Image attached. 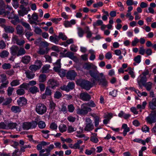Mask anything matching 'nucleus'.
<instances>
[{"mask_svg": "<svg viewBox=\"0 0 156 156\" xmlns=\"http://www.w3.org/2000/svg\"><path fill=\"white\" fill-rule=\"evenodd\" d=\"M89 73L90 76L94 80L93 81V84H94L96 81H98L99 85L103 87H106L107 86L108 82L103 73H99L98 71L90 70Z\"/></svg>", "mask_w": 156, "mask_h": 156, "instance_id": "f257e3e1", "label": "nucleus"}, {"mask_svg": "<svg viewBox=\"0 0 156 156\" xmlns=\"http://www.w3.org/2000/svg\"><path fill=\"white\" fill-rule=\"evenodd\" d=\"M76 83L81 86L82 88L86 90H89L92 87L93 84H93V83H92L88 81L82 79H80L77 80L76 81Z\"/></svg>", "mask_w": 156, "mask_h": 156, "instance_id": "f03ea898", "label": "nucleus"}, {"mask_svg": "<svg viewBox=\"0 0 156 156\" xmlns=\"http://www.w3.org/2000/svg\"><path fill=\"white\" fill-rule=\"evenodd\" d=\"M91 108L88 106L83 103L81 106V108H79L77 110V113L80 115H85L87 114L88 112L91 111Z\"/></svg>", "mask_w": 156, "mask_h": 156, "instance_id": "7ed1b4c3", "label": "nucleus"}, {"mask_svg": "<svg viewBox=\"0 0 156 156\" xmlns=\"http://www.w3.org/2000/svg\"><path fill=\"white\" fill-rule=\"evenodd\" d=\"M147 123L152 124L156 122V109L151 112L146 118Z\"/></svg>", "mask_w": 156, "mask_h": 156, "instance_id": "20e7f679", "label": "nucleus"}, {"mask_svg": "<svg viewBox=\"0 0 156 156\" xmlns=\"http://www.w3.org/2000/svg\"><path fill=\"white\" fill-rule=\"evenodd\" d=\"M35 110L38 114L42 115L46 112L47 108L44 104L39 103L37 104Z\"/></svg>", "mask_w": 156, "mask_h": 156, "instance_id": "39448f33", "label": "nucleus"}, {"mask_svg": "<svg viewBox=\"0 0 156 156\" xmlns=\"http://www.w3.org/2000/svg\"><path fill=\"white\" fill-rule=\"evenodd\" d=\"M86 126L84 130L87 131H90L92 130L94 128V126L92 121L89 118H87L85 119Z\"/></svg>", "mask_w": 156, "mask_h": 156, "instance_id": "423d86ee", "label": "nucleus"}, {"mask_svg": "<svg viewBox=\"0 0 156 156\" xmlns=\"http://www.w3.org/2000/svg\"><path fill=\"white\" fill-rule=\"evenodd\" d=\"M80 98L83 101H88L91 99V96L87 92H82L80 94Z\"/></svg>", "mask_w": 156, "mask_h": 156, "instance_id": "0eeeda50", "label": "nucleus"}, {"mask_svg": "<svg viewBox=\"0 0 156 156\" xmlns=\"http://www.w3.org/2000/svg\"><path fill=\"white\" fill-rule=\"evenodd\" d=\"M76 73L73 70L69 71L66 74V77L67 79L70 80H74L76 76Z\"/></svg>", "mask_w": 156, "mask_h": 156, "instance_id": "6e6552de", "label": "nucleus"}, {"mask_svg": "<svg viewBox=\"0 0 156 156\" xmlns=\"http://www.w3.org/2000/svg\"><path fill=\"white\" fill-rule=\"evenodd\" d=\"M149 107L152 110H156V97L153 98L149 102Z\"/></svg>", "mask_w": 156, "mask_h": 156, "instance_id": "1a4fd4ad", "label": "nucleus"}, {"mask_svg": "<svg viewBox=\"0 0 156 156\" xmlns=\"http://www.w3.org/2000/svg\"><path fill=\"white\" fill-rule=\"evenodd\" d=\"M19 47L16 45H13L10 48V53L14 56H17Z\"/></svg>", "mask_w": 156, "mask_h": 156, "instance_id": "9d476101", "label": "nucleus"}, {"mask_svg": "<svg viewBox=\"0 0 156 156\" xmlns=\"http://www.w3.org/2000/svg\"><path fill=\"white\" fill-rule=\"evenodd\" d=\"M83 67L85 69H86L87 70H89L91 69H96L97 67L93 65L92 63L88 62L85 63Z\"/></svg>", "mask_w": 156, "mask_h": 156, "instance_id": "9b49d317", "label": "nucleus"}, {"mask_svg": "<svg viewBox=\"0 0 156 156\" xmlns=\"http://www.w3.org/2000/svg\"><path fill=\"white\" fill-rule=\"evenodd\" d=\"M18 104L20 106H23L27 103V100L23 97H20L17 101Z\"/></svg>", "mask_w": 156, "mask_h": 156, "instance_id": "f8f14e48", "label": "nucleus"}, {"mask_svg": "<svg viewBox=\"0 0 156 156\" xmlns=\"http://www.w3.org/2000/svg\"><path fill=\"white\" fill-rule=\"evenodd\" d=\"M2 26L5 31L7 33H12L14 31V29L12 26H6L5 25Z\"/></svg>", "mask_w": 156, "mask_h": 156, "instance_id": "ddd939ff", "label": "nucleus"}, {"mask_svg": "<svg viewBox=\"0 0 156 156\" xmlns=\"http://www.w3.org/2000/svg\"><path fill=\"white\" fill-rule=\"evenodd\" d=\"M16 34L19 35H22L24 34V29L22 26L18 25L16 27Z\"/></svg>", "mask_w": 156, "mask_h": 156, "instance_id": "4468645a", "label": "nucleus"}, {"mask_svg": "<svg viewBox=\"0 0 156 156\" xmlns=\"http://www.w3.org/2000/svg\"><path fill=\"white\" fill-rule=\"evenodd\" d=\"M50 40L55 44H57L58 43L59 38L58 36L54 34L53 36H51L49 37Z\"/></svg>", "mask_w": 156, "mask_h": 156, "instance_id": "2eb2a0df", "label": "nucleus"}, {"mask_svg": "<svg viewBox=\"0 0 156 156\" xmlns=\"http://www.w3.org/2000/svg\"><path fill=\"white\" fill-rule=\"evenodd\" d=\"M48 83L49 85V87H51L52 89H53L57 84V81L53 79L49 80L48 81Z\"/></svg>", "mask_w": 156, "mask_h": 156, "instance_id": "dca6fc26", "label": "nucleus"}, {"mask_svg": "<svg viewBox=\"0 0 156 156\" xmlns=\"http://www.w3.org/2000/svg\"><path fill=\"white\" fill-rule=\"evenodd\" d=\"M63 56L69 57L73 60L76 58V57L74 56V53L71 51H68L66 53L64 54Z\"/></svg>", "mask_w": 156, "mask_h": 156, "instance_id": "f3484780", "label": "nucleus"}, {"mask_svg": "<svg viewBox=\"0 0 156 156\" xmlns=\"http://www.w3.org/2000/svg\"><path fill=\"white\" fill-rule=\"evenodd\" d=\"M31 58L28 55H25L22 57L21 62L24 64H28L30 62Z\"/></svg>", "mask_w": 156, "mask_h": 156, "instance_id": "a211bd4d", "label": "nucleus"}, {"mask_svg": "<svg viewBox=\"0 0 156 156\" xmlns=\"http://www.w3.org/2000/svg\"><path fill=\"white\" fill-rule=\"evenodd\" d=\"M147 80L146 76H143L140 77V79L139 80H138V83L140 87L141 86V84L143 85H145Z\"/></svg>", "mask_w": 156, "mask_h": 156, "instance_id": "6ab92c4d", "label": "nucleus"}, {"mask_svg": "<svg viewBox=\"0 0 156 156\" xmlns=\"http://www.w3.org/2000/svg\"><path fill=\"white\" fill-rule=\"evenodd\" d=\"M11 109L13 112L16 113L20 112L21 108L18 106H13L11 107Z\"/></svg>", "mask_w": 156, "mask_h": 156, "instance_id": "aec40b11", "label": "nucleus"}, {"mask_svg": "<svg viewBox=\"0 0 156 156\" xmlns=\"http://www.w3.org/2000/svg\"><path fill=\"white\" fill-rule=\"evenodd\" d=\"M25 73L26 77L29 79H32L33 78L35 75V74L29 70L26 71L25 72Z\"/></svg>", "mask_w": 156, "mask_h": 156, "instance_id": "412c9836", "label": "nucleus"}, {"mask_svg": "<svg viewBox=\"0 0 156 156\" xmlns=\"http://www.w3.org/2000/svg\"><path fill=\"white\" fill-rule=\"evenodd\" d=\"M31 123L30 122H24L23 123L22 128L24 130H27L31 128Z\"/></svg>", "mask_w": 156, "mask_h": 156, "instance_id": "4be33fe9", "label": "nucleus"}, {"mask_svg": "<svg viewBox=\"0 0 156 156\" xmlns=\"http://www.w3.org/2000/svg\"><path fill=\"white\" fill-rule=\"evenodd\" d=\"M17 125V123L15 122H10L8 123L7 125V129H12L15 128Z\"/></svg>", "mask_w": 156, "mask_h": 156, "instance_id": "5701e85b", "label": "nucleus"}, {"mask_svg": "<svg viewBox=\"0 0 156 156\" xmlns=\"http://www.w3.org/2000/svg\"><path fill=\"white\" fill-rule=\"evenodd\" d=\"M18 15L20 16H23L27 14L28 12V11L27 9L22 10L20 9L18 11Z\"/></svg>", "mask_w": 156, "mask_h": 156, "instance_id": "b1692460", "label": "nucleus"}, {"mask_svg": "<svg viewBox=\"0 0 156 156\" xmlns=\"http://www.w3.org/2000/svg\"><path fill=\"white\" fill-rule=\"evenodd\" d=\"M152 83L149 82L146 83L143 86L145 87L147 90L150 91L152 87Z\"/></svg>", "mask_w": 156, "mask_h": 156, "instance_id": "393cba45", "label": "nucleus"}, {"mask_svg": "<svg viewBox=\"0 0 156 156\" xmlns=\"http://www.w3.org/2000/svg\"><path fill=\"white\" fill-rule=\"evenodd\" d=\"M49 65H44L42 68V73H46L49 72V69L50 67Z\"/></svg>", "mask_w": 156, "mask_h": 156, "instance_id": "a878e982", "label": "nucleus"}, {"mask_svg": "<svg viewBox=\"0 0 156 156\" xmlns=\"http://www.w3.org/2000/svg\"><path fill=\"white\" fill-rule=\"evenodd\" d=\"M29 90L30 92L33 94H35L39 91L38 88L35 86H33L31 87Z\"/></svg>", "mask_w": 156, "mask_h": 156, "instance_id": "bb28decb", "label": "nucleus"}, {"mask_svg": "<svg viewBox=\"0 0 156 156\" xmlns=\"http://www.w3.org/2000/svg\"><path fill=\"white\" fill-rule=\"evenodd\" d=\"M46 76L44 74H41L39 78V82L40 83H42L44 82L46 80Z\"/></svg>", "mask_w": 156, "mask_h": 156, "instance_id": "cd10ccee", "label": "nucleus"}, {"mask_svg": "<svg viewBox=\"0 0 156 156\" xmlns=\"http://www.w3.org/2000/svg\"><path fill=\"white\" fill-rule=\"evenodd\" d=\"M26 53V51L24 48H19L17 56L23 55Z\"/></svg>", "mask_w": 156, "mask_h": 156, "instance_id": "c85d7f7f", "label": "nucleus"}, {"mask_svg": "<svg viewBox=\"0 0 156 156\" xmlns=\"http://www.w3.org/2000/svg\"><path fill=\"white\" fill-rule=\"evenodd\" d=\"M1 78L0 82L3 83L6 82V81H9L7 79V77L5 74H2L0 75Z\"/></svg>", "mask_w": 156, "mask_h": 156, "instance_id": "c756f323", "label": "nucleus"}, {"mask_svg": "<svg viewBox=\"0 0 156 156\" xmlns=\"http://www.w3.org/2000/svg\"><path fill=\"white\" fill-rule=\"evenodd\" d=\"M49 49L48 48H46V50H45L43 49L40 48L39 51L38 52V53L40 55H43L45 53H47L49 50Z\"/></svg>", "mask_w": 156, "mask_h": 156, "instance_id": "7c9ffc66", "label": "nucleus"}, {"mask_svg": "<svg viewBox=\"0 0 156 156\" xmlns=\"http://www.w3.org/2000/svg\"><path fill=\"white\" fill-rule=\"evenodd\" d=\"M9 55V52L6 50H3L0 53V57L2 58L7 57Z\"/></svg>", "mask_w": 156, "mask_h": 156, "instance_id": "2f4dec72", "label": "nucleus"}, {"mask_svg": "<svg viewBox=\"0 0 156 156\" xmlns=\"http://www.w3.org/2000/svg\"><path fill=\"white\" fill-rule=\"evenodd\" d=\"M10 13L9 11H6L5 9H0V15H3L5 16Z\"/></svg>", "mask_w": 156, "mask_h": 156, "instance_id": "473e14b6", "label": "nucleus"}, {"mask_svg": "<svg viewBox=\"0 0 156 156\" xmlns=\"http://www.w3.org/2000/svg\"><path fill=\"white\" fill-rule=\"evenodd\" d=\"M89 52L91 55L90 57V59L91 60H94L95 58V55L94 54L95 52L92 50H90Z\"/></svg>", "mask_w": 156, "mask_h": 156, "instance_id": "72a5a7b5", "label": "nucleus"}, {"mask_svg": "<svg viewBox=\"0 0 156 156\" xmlns=\"http://www.w3.org/2000/svg\"><path fill=\"white\" fill-rule=\"evenodd\" d=\"M78 34L79 36L80 37H82L84 33V31L80 27L77 28Z\"/></svg>", "mask_w": 156, "mask_h": 156, "instance_id": "f704fd0d", "label": "nucleus"}, {"mask_svg": "<svg viewBox=\"0 0 156 156\" xmlns=\"http://www.w3.org/2000/svg\"><path fill=\"white\" fill-rule=\"evenodd\" d=\"M87 106H89L92 108L95 107L96 106L95 104L93 101H90L87 103H84Z\"/></svg>", "mask_w": 156, "mask_h": 156, "instance_id": "c9c22d12", "label": "nucleus"}, {"mask_svg": "<svg viewBox=\"0 0 156 156\" xmlns=\"http://www.w3.org/2000/svg\"><path fill=\"white\" fill-rule=\"evenodd\" d=\"M147 105V102L146 101H144L142 104V105L139 104L137 105V108L138 109H144L145 108L146 106Z\"/></svg>", "mask_w": 156, "mask_h": 156, "instance_id": "e433bc0d", "label": "nucleus"}, {"mask_svg": "<svg viewBox=\"0 0 156 156\" xmlns=\"http://www.w3.org/2000/svg\"><path fill=\"white\" fill-rule=\"evenodd\" d=\"M29 69L32 72L35 71L37 69H40L36 65H31L29 66Z\"/></svg>", "mask_w": 156, "mask_h": 156, "instance_id": "4c0bfd02", "label": "nucleus"}, {"mask_svg": "<svg viewBox=\"0 0 156 156\" xmlns=\"http://www.w3.org/2000/svg\"><path fill=\"white\" fill-rule=\"evenodd\" d=\"M60 131L62 133L66 131L67 129V127L66 125L62 124L59 126Z\"/></svg>", "mask_w": 156, "mask_h": 156, "instance_id": "58836bf2", "label": "nucleus"}, {"mask_svg": "<svg viewBox=\"0 0 156 156\" xmlns=\"http://www.w3.org/2000/svg\"><path fill=\"white\" fill-rule=\"evenodd\" d=\"M73 43V39L71 38L67 40L66 42L63 43V44L66 47L68 44H72Z\"/></svg>", "mask_w": 156, "mask_h": 156, "instance_id": "ea45409f", "label": "nucleus"}, {"mask_svg": "<svg viewBox=\"0 0 156 156\" xmlns=\"http://www.w3.org/2000/svg\"><path fill=\"white\" fill-rule=\"evenodd\" d=\"M21 24L22 25L27 28L28 30L30 31L32 30L30 25L28 23L25 22H22Z\"/></svg>", "mask_w": 156, "mask_h": 156, "instance_id": "a19ab883", "label": "nucleus"}, {"mask_svg": "<svg viewBox=\"0 0 156 156\" xmlns=\"http://www.w3.org/2000/svg\"><path fill=\"white\" fill-rule=\"evenodd\" d=\"M59 38V40L60 39H61L62 40H66L67 39V37L64 34V33L60 32L59 34V35L58 36Z\"/></svg>", "mask_w": 156, "mask_h": 156, "instance_id": "79ce46f5", "label": "nucleus"}, {"mask_svg": "<svg viewBox=\"0 0 156 156\" xmlns=\"http://www.w3.org/2000/svg\"><path fill=\"white\" fill-rule=\"evenodd\" d=\"M34 27V32H35V33L37 34L41 35L42 32V30L41 29L38 27Z\"/></svg>", "mask_w": 156, "mask_h": 156, "instance_id": "37998d69", "label": "nucleus"}, {"mask_svg": "<svg viewBox=\"0 0 156 156\" xmlns=\"http://www.w3.org/2000/svg\"><path fill=\"white\" fill-rule=\"evenodd\" d=\"M54 148V146L53 144L50 145L46 149V151L47 152L48 156L50 154V152L51 150L53 149Z\"/></svg>", "mask_w": 156, "mask_h": 156, "instance_id": "c03bdc74", "label": "nucleus"}, {"mask_svg": "<svg viewBox=\"0 0 156 156\" xmlns=\"http://www.w3.org/2000/svg\"><path fill=\"white\" fill-rule=\"evenodd\" d=\"M75 84L73 82H71L69 83L67 85L68 89H69V91L73 89L74 87Z\"/></svg>", "mask_w": 156, "mask_h": 156, "instance_id": "a18cd8bd", "label": "nucleus"}, {"mask_svg": "<svg viewBox=\"0 0 156 156\" xmlns=\"http://www.w3.org/2000/svg\"><path fill=\"white\" fill-rule=\"evenodd\" d=\"M20 20L18 16H17L15 19L11 20V22L14 25H16L17 23H19Z\"/></svg>", "mask_w": 156, "mask_h": 156, "instance_id": "49530a36", "label": "nucleus"}, {"mask_svg": "<svg viewBox=\"0 0 156 156\" xmlns=\"http://www.w3.org/2000/svg\"><path fill=\"white\" fill-rule=\"evenodd\" d=\"M38 126L39 128L41 129H43L45 127L46 125L44 122L41 121L38 123Z\"/></svg>", "mask_w": 156, "mask_h": 156, "instance_id": "de8ad7c7", "label": "nucleus"}, {"mask_svg": "<svg viewBox=\"0 0 156 156\" xmlns=\"http://www.w3.org/2000/svg\"><path fill=\"white\" fill-rule=\"evenodd\" d=\"M1 83L2 84L0 86V89H2L4 88L7 87L9 83V81H6V82Z\"/></svg>", "mask_w": 156, "mask_h": 156, "instance_id": "09e8293b", "label": "nucleus"}, {"mask_svg": "<svg viewBox=\"0 0 156 156\" xmlns=\"http://www.w3.org/2000/svg\"><path fill=\"white\" fill-rule=\"evenodd\" d=\"M76 128L73 127L72 126H68V133H70L76 131Z\"/></svg>", "mask_w": 156, "mask_h": 156, "instance_id": "8fccbe9b", "label": "nucleus"}, {"mask_svg": "<svg viewBox=\"0 0 156 156\" xmlns=\"http://www.w3.org/2000/svg\"><path fill=\"white\" fill-rule=\"evenodd\" d=\"M2 68L4 69H10L11 68V65L9 63H4L2 66Z\"/></svg>", "mask_w": 156, "mask_h": 156, "instance_id": "3c124183", "label": "nucleus"}, {"mask_svg": "<svg viewBox=\"0 0 156 156\" xmlns=\"http://www.w3.org/2000/svg\"><path fill=\"white\" fill-rule=\"evenodd\" d=\"M6 45L3 40L0 41V49H4L5 48Z\"/></svg>", "mask_w": 156, "mask_h": 156, "instance_id": "603ef678", "label": "nucleus"}, {"mask_svg": "<svg viewBox=\"0 0 156 156\" xmlns=\"http://www.w3.org/2000/svg\"><path fill=\"white\" fill-rule=\"evenodd\" d=\"M141 56L140 55H138L136 56L135 57L134 60L137 64L141 62Z\"/></svg>", "mask_w": 156, "mask_h": 156, "instance_id": "864d4df0", "label": "nucleus"}, {"mask_svg": "<svg viewBox=\"0 0 156 156\" xmlns=\"http://www.w3.org/2000/svg\"><path fill=\"white\" fill-rule=\"evenodd\" d=\"M62 96V94L59 91H56L54 94V98L56 99H59Z\"/></svg>", "mask_w": 156, "mask_h": 156, "instance_id": "5fc2aeb1", "label": "nucleus"}, {"mask_svg": "<svg viewBox=\"0 0 156 156\" xmlns=\"http://www.w3.org/2000/svg\"><path fill=\"white\" fill-rule=\"evenodd\" d=\"M33 33L30 32V31H27L25 33V35L28 40H29L30 37L33 36Z\"/></svg>", "mask_w": 156, "mask_h": 156, "instance_id": "6e6d98bb", "label": "nucleus"}, {"mask_svg": "<svg viewBox=\"0 0 156 156\" xmlns=\"http://www.w3.org/2000/svg\"><path fill=\"white\" fill-rule=\"evenodd\" d=\"M66 73V71L65 70L61 69H60L58 74L61 77H63L65 76Z\"/></svg>", "mask_w": 156, "mask_h": 156, "instance_id": "4d7b16f0", "label": "nucleus"}, {"mask_svg": "<svg viewBox=\"0 0 156 156\" xmlns=\"http://www.w3.org/2000/svg\"><path fill=\"white\" fill-rule=\"evenodd\" d=\"M20 84L19 80H14L11 83V85L12 86H16Z\"/></svg>", "mask_w": 156, "mask_h": 156, "instance_id": "13d9d810", "label": "nucleus"}, {"mask_svg": "<svg viewBox=\"0 0 156 156\" xmlns=\"http://www.w3.org/2000/svg\"><path fill=\"white\" fill-rule=\"evenodd\" d=\"M61 140L62 141H63V143H64L65 142H66L68 143H70L72 141V140L70 138H68L65 139L62 137H61Z\"/></svg>", "mask_w": 156, "mask_h": 156, "instance_id": "bf43d9fd", "label": "nucleus"}, {"mask_svg": "<svg viewBox=\"0 0 156 156\" xmlns=\"http://www.w3.org/2000/svg\"><path fill=\"white\" fill-rule=\"evenodd\" d=\"M46 151V149H41V150H40L39 151V156H48V154L47 152L45 153H43L45 151Z\"/></svg>", "mask_w": 156, "mask_h": 156, "instance_id": "052dcab7", "label": "nucleus"}, {"mask_svg": "<svg viewBox=\"0 0 156 156\" xmlns=\"http://www.w3.org/2000/svg\"><path fill=\"white\" fill-rule=\"evenodd\" d=\"M17 94L20 95H23L25 93V91L24 89H19L16 91Z\"/></svg>", "mask_w": 156, "mask_h": 156, "instance_id": "680f3d73", "label": "nucleus"}, {"mask_svg": "<svg viewBox=\"0 0 156 156\" xmlns=\"http://www.w3.org/2000/svg\"><path fill=\"white\" fill-rule=\"evenodd\" d=\"M31 18L32 20H35L36 21H38V16L37 13L34 12L31 16Z\"/></svg>", "mask_w": 156, "mask_h": 156, "instance_id": "e2e57ef3", "label": "nucleus"}, {"mask_svg": "<svg viewBox=\"0 0 156 156\" xmlns=\"http://www.w3.org/2000/svg\"><path fill=\"white\" fill-rule=\"evenodd\" d=\"M41 46L43 48H48V47L49 45V44L46 41L41 42Z\"/></svg>", "mask_w": 156, "mask_h": 156, "instance_id": "0e129e2a", "label": "nucleus"}, {"mask_svg": "<svg viewBox=\"0 0 156 156\" xmlns=\"http://www.w3.org/2000/svg\"><path fill=\"white\" fill-rule=\"evenodd\" d=\"M45 94L47 96H50L51 94V90L49 87H47L45 91Z\"/></svg>", "mask_w": 156, "mask_h": 156, "instance_id": "69168bd1", "label": "nucleus"}, {"mask_svg": "<svg viewBox=\"0 0 156 156\" xmlns=\"http://www.w3.org/2000/svg\"><path fill=\"white\" fill-rule=\"evenodd\" d=\"M142 130L143 132L146 133L149 132V128L147 126L144 125L142 127Z\"/></svg>", "mask_w": 156, "mask_h": 156, "instance_id": "338daca9", "label": "nucleus"}, {"mask_svg": "<svg viewBox=\"0 0 156 156\" xmlns=\"http://www.w3.org/2000/svg\"><path fill=\"white\" fill-rule=\"evenodd\" d=\"M50 128L53 130L56 129H57V125L55 122H53L51 124Z\"/></svg>", "mask_w": 156, "mask_h": 156, "instance_id": "774afa93", "label": "nucleus"}]
</instances>
